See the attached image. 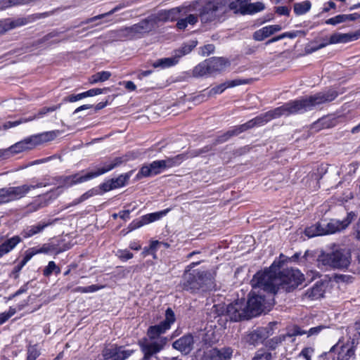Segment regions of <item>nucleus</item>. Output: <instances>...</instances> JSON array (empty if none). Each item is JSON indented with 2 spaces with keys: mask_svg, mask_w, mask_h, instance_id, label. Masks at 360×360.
<instances>
[{
  "mask_svg": "<svg viewBox=\"0 0 360 360\" xmlns=\"http://www.w3.org/2000/svg\"><path fill=\"white\" fill-rule=\"evenodd\" d=\"M250 0H236L231 2L229 5V9L234 11V13H240L243 14V10L245 9V4Z\"/></svg>",
  "mask_w": 360,
  "mask_h": 360,
  "instance_id": "nucleus-41",
  "label": "nucleus"
},
{
  "mask_svg": "<svg viewBox=\"0 0 360 360\" xmlns=\"http://www.w3.org/2000/svg\"><path fill=\"white\" fill-rule=\"evenodd\" d=\"M226 11L224 0H213L202 6L199 17L202 23L212 22L218 20Z\"/></svg>",
  "mask_w": 360,
  "mask_h": 360,
  "instance_id": "nucleus-8",
  "label": "nucleus"
},
{
  "mask_svg": "<svg viewBox=\"0 0 360 360\" xmlns=\"http://www.w3.org/2000/svg\"><path fill=\"white\" fill-rule=\"evenodd\" d=\"M356 214L353 212L347 213V217L342 221L331 219L330 221L321 223L324 235L333 234L345 229L354 219Z\"/></svg>",
  "mask_w": 360,
  "mask_h": 360,
  "instance_id": "nucleus-12",
  "label": "nucleus"
},
{
  "mask_svg": "<svg viewBox=\"0 0 360 360\" xmlns=\"http://www.w3.org/2000/svg\"><path fill=\"white\" fill-rule=\"evenodd\" d=\"M252 122L251 121H248L245 124H240L239 126L235 127L232 131L234 136L238 135L239 134L248 130V129L252 128Z\"/></svg>",
  "mask_w": 360,
  "mask_h": 360,
  "instance_id": "nucleus-49",
  "label": "nucleus"
},
{
  "mask_svg": "<svg viewBox=\"0 0 360 360\" xmlns=\"http://www.w3.org/2000/svg\"><path fill=\"white\" fill-rule=\"evenodd\" d=\"M198 22V16L196 15L190 14L185 18L179 19L177 21L176 27L179 30H184L188 25H193Z\"/></svg>",
  "mask_w": 360,
  "mask_h": 360,
  "instance_id": "nucleus-37",
  "label": "nucleus"
},
{
  "mask_svg": "<svg viewBox=\"0 0 360 360\" xmlns=\"http://www.w3.org/2000/svg\"><path fill=\"white\" fill-rule=\"evenodd\" d=\"M130 27L134 39L140 38L155 29L154 20L151 19L150 15Z\"/></svg>",
  "mask_w": 360,
  "mask_h": 360,
  "instance_id": "nucleus-16",
  "label": "nucleus"
},
{
  "mask_svg": "<svg viewBox=\"0 0 360 360\" xmlns=\"http://www.w3.org/2000/svg\"><path fill=\"white\" fill-rule=\"evenodd\" d=\"M212 148L210 146H206L201 149L194 150L192 153L193 156H198L202 153H205L211 150Z\"/></svg>",
  "mask_w": 360,
  "mask_h": 360,
  "instance_id": "nucleus-63",
  "label": "nucleus"
},
{
  "mask_svg": "<svg viewBox=\"0 0 360 360\" xmlns=\"http://www.w3.org/2000/svg\"><path fill=\"white\" fill-rule=\"evenodd\" d=\"M181 10L182 8L181 7H175L169 10H162L155 14L150 15L151 19L154 20L155 28L158 27L159 22L176 20L181 12Z\"/></svg>",
  "mask_w": 360,
  "mask_h": 360,
  "instance_id": "nucleus-18",
  "label": "nucleus"
},
{
  "mask_svg": "<svg viewBox=\"0 0 360 360\" xmlns=\"http://www.w3.org/2000/svg\"><path fill=\"white\" fill-rule=\"evenodd\" d=\"M178 62L177 57L174 55L172 57L158 59L153 62L152 65L155 68H160L165 69L175 65Z\"/></svg>",
  "mask_w": 360,
  "mask_h": 360,
  "instance_id": "nucleus-32",
  "label": "nucleus"
},
{
  "mask_svg": "<svg viewBox=\"0 0 360 360\" xmlns=\"http://www.w3.org/2000/svg\"><path fill=\"white\" fill-rule=\"evenodd\" d=\"M60 108V104H59L58 105H53L51 107H44V108H41L39 110V112H37V114L35 115L33 117H29L27 119H20L19 120L14 121V122H6L4 124V129H9V128H11V127H16V126H18L20 124L23 123V122H29V121H32V120H34L35 119L43 117L47 113L53 112V111L59 109Z\"/></svg>",
  "mask_w": 360,
  "mask_h": 360,
  "instance_id": "nucleus-20",
  "label": "nucleus"
},
{
  "mask_svg": "<svg viewBox=\"0 0 360 360\" xmlns=\"http://www.w3.org/2000/svg\"><path fill=\"white\" fill-rule=\"evenodd\" d=\"M234 136L232 129L226 131L224 134L219 136L217 137V139L215 140L214 144L217 145L219 143H222L226 141H228L231 136Z\"/></svg>",
  "mask_w": 360,
  "mask_h": 360,
  "instance_id": "nucleus-51",
  "label": "nucleus"
},
{
  "mask_svg": "<svg viewBox=\"0 0 360 360\" xmlns=\"http://www.w3.org/2000/svg\"><path fill=\"white\" fill-rule=\"evenodd\" d=\"M324 285L323 283H316L304 293V297L310 300H317L323 297Z\"/></svg>",
  "mask_w": 360,
  "mask_h": 360,
  "instance_id": "nucleus-31",
  "label": "nucleus"
},
{
  "mask_svg": "<svg viewBox=\"0 0 360 360\" xmlns=\"http://www.w3.org/2000/svg\"><path fill=\"white\" fill-rule=\"evenodd\" d=\"M55 273L56 275L60 273V269L53 261L49 262L48 265L43 270L44 276L48 277Z\"/></svg>",
  "mask_w": 360,
  "mask_h": 360,
  "instance_id": "nucleus-43",
  "label": "nucleus"
},
{
  "mask_svg": "<svg viewBox=\"0 0 360 360\" xmlns=\"http://www.w3.org/2000/svg\"><path fill=\"white\" fill-rule=\"evenodd\" d=\"M338 95V92L334 89H328L326 91L319 92L302 99L290 101L280 107L252 119L250 121L252 122L253 127L261 126L271 120L278 118L281 116L304 113L313 110L316 106L335 100Z\"/></svg>",
  "mask_w": 360,
  "mask_h": 360,
  "instance_id": "nucleus-1",
  "label": "nucleus"
},
{
  "mask_svg": "<svg viewBox=\"0 0 360 360\" xmlns=\"http://www.w3.org/2000/svg\"><path fill=\"white\" fill-rule=\"evenodd\" d=\"M279 264L274 262L269 269L257 272L252 279L253 286H262L271 294H275L280 288L292 291L304 281V276L298 269H285L281 272Z\"/></svg>",
  "mask_w": 360,
  "mask_h": 360,
  "instance_id": "nucleus-2",
  "label": "nucleus"
},
{
  "mask_svg": "<svg viewBox=\"0 0 360 360\" xmlns=\"http://www.w3.org/2000/svg\"><path fill=\"white\" fill-rule=\"evenodd\" d=\"M196 45L197 42L194 41H191L189 44H184L181 49L175 51L174 56L177 57V60H179L183 56L189 53Z\"/></svg>",
  "mask_w": 360,
  "mask_h": 360,
  "instance_id": "nucleus-38",
  "label": "nucleus"
},
{
  "mask_svg": "<svg viewBox=\"0 0 360 360\" xmlns=\"http://www.w3.org/2000/svg\"><path fill=\"white\" fill-rule=\"evenodd\" d=\"M175 321L176 317L173 310L168 308L165 311V319L159 324L151 326L148 328L147 338L139 341L141 350L144 354L142 360H148L164 348L168 339L162 335L171 328V326Z\"/></svg>",
  "mask_w": 360,
  "mask_h": 360,
  "instance_id": "nucleus-3",
  "label": "nucleus"
},
{
  "mask_svg": "<svg viewBox=\"0 0 360 360\" xmlns=\"http://www.w3.org/2000/svg\"><path fill=\"white\" fill-rule=\"evenodd\" d=\"M55 135L53 132H45L37 135L32 136V137H37L36 142H34V145H39L42 142L49 141L53 139Z\"/></svg>",
  "mask_w": 360,
  "mask_h": 360,
  "instance_id": "nucleus-45",
  "label": "nucleus"
},
{
  "mask_svg": "<svg viewBox=\"0 0 360 360\" xmlns=\"http://www.w3.org/2000/svg\"><path fill=\"white\" fill-rule=\"evenodd\" d=\"M215 272L213 271H193L184 278L183 289L191 292L208 291L215 289Z\"/></svg>",
  "mask_w": 360,
  "mask_h": 360,
  "instance_id": "nucleus-4",
  "label": "nucleus"
},
{
  "mask_svg": "<svg viewBox=\"0 0 360 360\" xmlns=\"http://www.w3.org/2000/svg\"><path fill=\"white\" fill-rule=\"evenodd\" d=\"M232 354L233 349L231 347L211 348L206 352V357L210 360H228Z\"/></svg>",
  "mask_w": 360,
  "mask_h": 360,
  "instance_id": "nucleus-25",
  "label": "nucleus"
},
{
  "mask_svg": "<svg viewBox=\"0 0 360 360\" xmlns=\"http://www.w3.org/2000/svg\"><path fill=\"white\" fill-rule=\"evenodd\" d=\"M88 178L86 174L81 175L79 173H77L69 176H59L52 178V185H58L57 189L63 188H69L74 185L82 184L87 181Z\"/></svg>",
  "mask_w": 360,
  "mask_h": 360,
  "instance_id": "nucleus-13",
  "label": "nucleus"
},
{
  "mask_svg": "<svg viewBox=\"0 0 360 360\" xmlns=\"http://www.w3.org/2000/svg\"><path fill=\"white\" fill-rule=\"evenodd\" d=\"M210 74L220 72L229 65V62L224 58H210L207 60Z\"/></svg>",
  "mask_w": 360,
  "mask_h": 360,
  "instance_id": "nucleus-27",
  "label": "nucleus"
},
{
  "mask_svg": "<svg viewBox=\"0 0 360 360\" xmlns=\"http://www.w3.org/2000/svg\"><path fill=\"white\" fill-rule=\"evenodd\" d=\"M281 29L282 27L279 25L265 26L254 32L253 39L261 41L275 32L281 31Z\"/></svg>",
  "mask_w": 360,
  "mask_h": 360,
  "instance_id": "nucleus-26",
  "label": "nucleus"
},
{
  "mask_svg": "<svg viewBox=\"0 0 360 360\" xmlns=\"http://www.w3.org/2000/svg\"><path fill=\"white\" fill-rule=\"evenodd\" d=\"M207 75H210L207 60L199 63L193 70V76L195 77H203Z\"/></svg>",
  "mask_w": 360,
  "mask_h": 360,
  "instance_id": "nucleus-34",
  "label": "nucleus"
},
{
  "mask_svg": "<svg viewBox=\"0 0 360 360\" xmlns=\"http://www.w3.org/2000/svg\"><path fill=\"white\" fill-rule=\"evenodd\" d=\"M21 240V238L18 236H14L5 240L0 245V258L13 250Z\"/></svg>",
  "mask_w": 360,
  "mask_h": 360,
  "instance_id": "nucleus-28",
  "label": "nucleus"
},
{
  "mask_svg": "<svg viewBox=\"0 0 360 360\" xmlns=\"http://www.w3.org/2000/svg\"><path fill=\"white\" fill-rule=\"evenodd\" d=\"M39 352L35 345L30 346L27 349V356L26 360H36L39 356Z\"/></svg>",
  "mask_w": 360,
  "mask_h": 360,
  "instance_id": "nucleus-50",
  "label": "nucleus"
},
{
  "mask_svg": "<svg viewBox=\"0 0 360 360\" xmlns=\"http://www.w3.org/2000/svg\"><path fill=\"white\" fill-rule=\"evenodd\" d=\"M286 339H290V334H285L274 337L268 341L266 345L270 349H274L279 344H281L283 341H285Z\"/></svg>",
  "mask_w": 360,
  "mask_h": 360,
  "instance_id": "nucleus-42",
  "label": "nucleus"
},
{
  "mask_svg": "<svg viewBox=\"0 0 360 360\" xmlns=\"http://www.w3.org/2000/svg\"><path fill=\"white\" fill-rule=\"evenodd\" d=\"M81 99H82L81 94H78L77 95H70L69 96L65 97L63 101L65 102L74 103Z\"/></svg>",
  "mask_w": 360,
  "mask_h": 360,
  "instance_id": "nucleus-62",
  "label": "nucleus"
},
{
  "mask_svg": "<svg viewBox=\"0 0 360 360\" xmlns=\"http://www.w3.org/2000/svg\"><path fill=\"white\" fill-rule=\"evenodd\" d=\"M360 38V30L354 33H334L333 34L329 40L326 41L327 45L334 44L338 43H347L349 41H354Z\"/></svg>",
  "mask_w": 360,
  "mask_h": 360,
  "instance_id": "nucleus-24",
  "label": "nucleus"
},
{
  "mask_svg": "<svg viewBox=\"0 0 360 360\" xmlns=\"http://www.w3.org/2000/svg\"><path fill=\"white\" fill-rule=\"evenodd\" d=\"M127 159L124 157H117L111 160L103 163V166L98 167L96 171H92L86 173L88 180L96 178L100 175L105 174L111 171L114 168L119 167L124 162H126Z\"/></svg>",
  "mask_w": 360,
  "mask_h": 360,
  "instance_id": "nucleus-14",
  "label": "nucleus"
},
{
  "mask_svg": "<svg viewBox=\"0 0 360 360\" xmlns=\"http://www.w3.org/2000/svg\"><path fill=\"white\" fill-rule=\"evenodd\" d=\"M52 185L50 182H39L34 185L23 184L0 188V205L15 201L25 197L32 189Z\"/></svg>",
  "mask_w": 360,
  "mask_h": 360,
  "instance_id": "nucleus-7",
  "label": "nucleus"
},
{
  "mask_svg": "<svg viewBox=\"0 0 360 360\" xmlns=\"http://www.w3.org/2000/svg\"><path fill=\"white\" fill-rule=\"evenodd\" d=\"M226 313L230 320L233 321L251 319L250 311L244 300H236L233 303L229 304L226 307Z\"/></svg>",
  "mask_w": 360,
  "mask_h": 360,
  "instance_id": "nucleus-11",
  "label": "nucleus"
},
{
  "mask_svg": "<svg viewBox=\"0 0 360 360\" xmlns=\"http://www.w3.org/2000/svg\"><path fill=\"white\" fill-rule=\"evenodd\" d=\"M311 6L309 1L296 3L294 4V12L297 15H303L310 10Z\"/></svg>",
  "mask_w": 360,
  "mask_h": 360,
  "instance_id": "nucleus-39",
  "label": "nucleus"
},
{
  "mask_svg": "<svg viewBox=\"0 0 360 360\" xmlns=\"http://www.w3.org/2000/svg\"><path fill=\"white\" fill-rule=\"evenodd\" d=\"M265 6L262 2H255V3H246L245 9L243 11V15L246 14H254L258 12H260L264 10Z\"/></svg>",
  "mask_w": 360,
  "mask_h": 360,
  "instance_id": "nucleus-33",
  "label": "nucleus"
},
{
  "mask_svg": "<svg viewBox=\"0 0 360 360\" xmlns=\"http://www.w3.org/2000/svg\"><path fill=\"white\" fill-rule=\"evenodd\" d=\"M37 139V137H28L13 145L8 150L2 152L1 153L3 155H4L5 154H7L8 153H18L26 150H30L33 148L34 146H36L34 142H36Z\"/></svg>",
  "mask_w": 360,
  "mask_h": 360,
  "instance_id": "nucleus-23",
  "label": "nucleus"
},
{
  "mask_svg": "<svg viewBox=\"0 0 360 360\" xmlns=\"http://www.w3.org/2000/svg\"><path fill=\"white\" fill-rule=\"evenodd\" d=\"M51 223L39 222L36 225L27 226L22 232V236L27 238L41 233L43 230L49 226Z\"/></svg>",
  "mask_w": 360,
  "mask_h": 360,
  "instance_id": "nucleus-30",
  "label": "nucleus"
},
{
  "mask_svg": "<svg viewBox=\"0 0 360 360\" xmlns=\"http://www.w3.org/2000/svg\"><path fill=\"white\" fill-rule=\"evenodd\" d=\"M359 18H360V15L357 13L352 14H341L328 19L326 21V23L328 25H336L347 21H354Z\"/></svg>",
  "mask_w": 360,
  "mask_h": 360,
  "instance_id": "nucleus-29",
  "label": "nucleus"
},
{
  "mask_svg": "<svg viewBox=\"0 0 360 360\" xmlns=\"http://www.w3.org/2000/svg\"><path fill=\"white\" fill-rule=\"evenodd\" d=\"M307 331L305 330L302 329L300 327L295 326L292 329V331L291 333H289L290 335V338H292V336L295 335H307Z\"/></svg>",
  "mask_w": 360,
  "mask_h": 360,
  "instance_id": "nucleus-60",
  "label": "nucleus"
},
{
  "mask_svg": "<svg viewBox=\"0 0 360 360\" xmlns=\"http://www.w3.org/2000/svg\"><path fill=\"white\" fill-rule=\"evenodd\" d=\"M97 194H98V191L96 189H95V188L91 189V190L86 191V193H84V194H82L79 198L74 200V201L72 202V205H78V204L85 201L88 198H89L95 195H97Z\"/></svg>",
  "mask_w": 360,
  "mask_h": 360,
  "instance_id": "nucleus-47",
  "label": "nucleus"
},
{
  "mask_svg": "<svg viewBox=\"0 0 360 360\" xmlns=\"http://www.w3.org/2000/svg\"><path fill=\"white\" fill-rule=\"evenodd\" d=\"M304 233L309 238L324 235L322 224L317 223L313 226L307 227L304 231Z\"/></svg>",
  "mask_w": 360,
  "mask_h": 360,
  "instance_id": "nucleus-35",
  "label": "nucleus"
},
{
  "mask_svg": "<svg viewBox=\"0 0 360 360\" xmlns=\"http://www.w3.org/2000/svg\"><path fill=\"white\" fill-rule=\"evenodd\" d=\"M351 252L346 248H337L330 252H321L317 258L321 269H345L351 263Z\"/></svg>",
  "mask_w": 360,
  "mask_h": 360,
  "instance_id": "nucleus-5",
  "label": "nucleus"
},
{
  "mask_svg": "<svg viewBox=\"0 0 360 360\" xmlns=\"http://www.w3.org/2000/svg\"><path fill=\"white\" fill-rule=\"evenodd\" d=\"M111 75V72L108 71L98 72L91 75L89 79V82L91 84H94L98 82H103L109 79Z\"/></svg>",
  "mask_w": 360,
  "mask_h": 360,
  "instance_id": "nucleus-36",
  "label": "nucleus"
},
{
  "mask_svg": "<svg viewBox=\"0 0 360 360\" xmlns=\"http://www.w3.org/2000/svg\"><path fill=\"white\" fill-rule=\"evenodd\" d=\"M122 8H123V6H121V5L117 6H115V8H113L112 10H110V11H108L107 13H102V14L96 15L94 17H92V18L86 19L85 21L82 22L80 25L90 23V22H92L94 21H96L97 20H100V19L104 18H105L107 16L111 15H112L115 12L118 11L119 10H120Z\"/></svg>",
  "mask_w": 360,
  "mask_h": 360,
  "instance_id": "nucleus-40",
  "label": "nucleus"
},
{
  "mask_svg": "<svg viewBox=\"0 0 360 360\" xmlns=\"http://www.w3.org/2000/svg\"><path fill=\"white\" fill-rule=\"evenodd\" d=\"M251 285L252 290L250 292V298L248 302H246V304L252 318L261 314L267 303L264 292H271L265 290L262 286L254 287L252 283Z\"/></svg>",
  "mask_w": 360,
  "mask_h": 360,
  "instance_id": "nucleus-9",
  "label": "nucleus"
},
{
  "mask_svg": "<svg viewBox=\"0 0 360 360\" xmlns=\"http://www.w3.org/2000/svg\"><path fill=\"white\" fill-rule=\"evenodd\" d=\"M115 33L116 34V36L120 38H125L129 39H134L131 27H122L115 31Z\"/></svg>",
  "mask_w": 360,
  "mask_h": 360,
  "instance_id": "nucleus-46",
  "label": "nucleus"
},
{
  "mask_svg": "<svg viewBox=\"0 0 360 360\" xmlns=\"http://www.w3.org/2000/svg\"><path fill=\"white\" fill-rule=\"evenodd\" d=\"M18 24L15 22H2L0 21V34L4 33L8 30L15 27Z\"/></svg>",
  "mask_w": 360,
  "mask_h": 360,
  "instance_id": "nucleus-52",
  "label": "nucleus"
},
{
  "mask_svg": "<svg viewBox=\"0 0 360 360\" xmlns=\"http://www.w3.org/2000/svg\"><path fill=\"white\" fill-rule=\"evenodd\" d=\"M276 12L281 15L288 16L290 9L287 6H278L276 8Z\"/></svg>",
  "mask_w": 360,
  "mask_h": 360,
  "instance_id": "nucleus-59",
  "label": "nucleus"
},
{
  "mask_svg": "<svg viewBox=\"0 0 360 360\" xmlns=\"http://www.w3.org/2000/svg\"><path fill=\"white\" fill-rule=\"evenodd\" d=\"M130 175L129 174H121L117 178L111 179V181L112 182V186H114L115 189L124 186L127 181L129 180Z\"/></svg>",
  "mask_w": 360,
  "mask_h": 360,
  "instance_id": "nucleus-44",
  "label": "nucleus"
},
{
  "mask_svg": "<svg viewBox=\"0 0 360 360\" xmlns=\"http://www.w3.org/2000/svg\"><path fill=\"white\" fill-rule=\"evenodd\" d=\"M323 328H325V327L323 326H318L311 328L309 330L307 331V337L317 335Z\"/></svg>",
  "mask_w": 360,
  "mask_h": 360,
  "instance_id": "nucleus-57",
  "label": "nucleus"
},
{
  "mask_svg": "<svg viewBox=\"0 0 360 360\" xmlns=\"http://www.w3.org/2000/svg\"><path fill=\"white\" fill-rule=\"evenodd\" d=\"M184 160L183 155H178L172 158H167L165 160H155L149 165L141 167L136 178L140 179L143 177H148L158 175L163 171L179 165Z\"/></svg>",
  "mask_w": 360,
  "mask_h": 360,
  "instance_id": "nucleus-6",
  "label": "nucleus"
},
{
  "mask_svg": "<svg viewBox=\"0 0 360 360\" xmlns=\"http://www.w3.org/2000/svg\"><path fill=\"white\" fill-rule=\"evenodd\" d=\"M117 257L122 261H127L133 257V254L127 250H119L117 252Z\"/></svg>",
  "mask_w": 360,
  "mask_h": 360,
  "instance_id": "nucleus-53",
  "label": "nucleus"
},
{
  "mask_svg": "<svg viewBox=\"0 0 360 360\" xmlns=\"http://www.w3.org/2000/svg\"><path fill=\"white\" fill-rule=\"evenodd\" d=\"M103 288V285H91L86 287V293L94 292Z\"/></svg>",
  "mask_w": 360,
  "mask_h": 360,
  "instance_id": "nucleus-64",
  "label": "nucleus"
},
{
  "mask_svg": "<svg viewBox=\"0 0 360 360\" xmlns=\"http://www.w3.org/2000/svg\"><path fill=\"white\" fill-rule=\"evenodd\" d=\"M169 212V209H166L160 212L147 214L142 216L140 219L134 220L130 224L131 230L136 229L143 225L152 223L160 219Z\"/></svg>",
  "mask_w": 360,
  "mask_h": 360,
  "instance_id": "nucleus-19",
  "label": "nucleus"
},
{
  "mask_svg": "<svg viewBox=\"0 0 360 360\" xmlns=\"http://www.w3.org/2000/svg\"><path fill=\"white\" fill-rule=\"evenodd\" d=\"M251 81V79H235L233 80L227 81L210 89L207 92V95L209 96H213L216 94H221L227 88H232L239 85L247 84H249Z\"/></svg>",
  "mask_w": 360,
  "mask_h": 360,
  "instance_id": "nucleus-22",
  "label": "nucleus"
},
{
  "mask_svg": "<svg viewBox=\"0 0 360 360\" xmlns=\"http://www.w3.org/2000/svg\"><path fill=\"white\" fill-rule=\"evenodd\" d=\"M271 354L269 352L258 351L252 360H271Z\"/></svg>",
  "mask_w": 360,
  "mask_h": 360,
  "instance_id": "nucleus-54",
  "label": "nucleus"
},
{
  "mask_svg": "<svg viewBox=\"0 0 360 360\" xmlns=\"http://www.w3.org/2000/svg\"><path fill=\"white\" fill-rule=\"evenodd\" d=\"M214 51V45H212V44H207V45H205L202 49V53L203 56H207V55L213 53Z\"/></svg>",
  "mask_w": 360,
  "mask_h": 360,
  "instance_id": "nucleus-61",
  "label": "nucleus"
},
{
  "mask_svg": "<svg viewBox=\"0 0 360 360\" xmlns=\"http://www.w3.org/2000/svg\"><path fill=\"white\" fill-rule=\"evenodd\" d=\"M314 351L312 347H305L301 351L300 356L304 357L306 360H311Z\"/></svg>",
  "mask_w": 360,
  "mask_h": 360,
  "instance_id": "nucleus-55",
  "label": "nucleus"
},
{
  "mask_svg": "<svg viewBox=\"0 0 360 360\" xmlns=\"http://www.w3.org/2000/svg\"><path fill=\"white\" fill-rule=\"evenodd\" d=\"M131 354V350H121L115 345H112L103 349L102 352L103 359L99 360H124Z\"/></svg>",
  "mask_w": 360,
  "mask_h": 360,
  "instance_id": "nucleus-17",
  "label": "nucleus"
},
{
  "mask_svg": "<svg viewBox=\"0 0 360 360\" xmlns=\"http://www.w3.org/2000/svg\"><path fill=\"white\" fill-rule=\"evenodd\" d=\"M193 345L194 338L193 336L190 333L184 335L181 338L175 340L172 344V347L175 349L181 352L184 354H189L193 350Z\"/></svg>",
  "mask_w": 360,
  "mask_h": 360,
  "instance_id": "nucleus-21",
  "label": "nucleus"
},
{
  "mask_svg": "<svg viewBox=\"0 0 360 360\" xmlns=\"http://www.w3.org/2000/svg\"><path fill=\"white\" fill-rule=\"evenodd\" d=\"M276 323L271 322L266 327L258 328L248 335L247 341L251 345L262 342L273 334V326Z\"/></svg>",
  "mask_w": 360,
  "mask_h": 360,
  "instance_id": "nucleus-15",
  "label": "nucleus"
},
{
  "mask_svg": "<svg viewBox=\"0 0 360 360\" xmlns=\"http://www.w3.org/2000/svg\"><path fill=\"white\" fill-rule=\"evenodd\" d=\"M17 5L18 2L16 0H0V10H4Z\"/></svg>",
  "mask_w": 360,
  "mask_h": 360,
  "instance_id": "nucleus-56",
  "label": "nucleus"
},
{
  "mask_svg": "<svg viewBox=\"0 0 360 360\" xmlns=\"http://www.w3.org/2000/svg\"><path fill=\"white\" fill-rule=\"evenodd\" d=\"M331 124H330V120L327 118H321L317 122H314L312 124L311 128L316 131H319L322 129L330 128Z\"/></svg>",
  "mask_w": 360,
  "mask_h": 360,
  "instance_id": "nucleus-48",
  "label": "nucleus"
},
{
  "mask_svg": "<svg viewBox=\"0 0 360 360\" xmlns=\"http://www.w3.org/2000/svg\"><path fill=\"white\" fill-rule=\"evenodd\" d=\"M355 340L342 338L330 349V352H337V360H351L355 358Z\"/></svg>",
  "mask_w": 360,
  "mask_h": 360,
  "instance_id": "nucleus-10",
  "label": "nucleus"
},
{
  "mask_svg": "<svg viewBox=\"0 0 360 360\" xmlns=\"http://www.w3.org/2000/svg\"><path fill=\"white\" fill-rule=\"evenodd\" d=\"M100 188L103 192H108V191L115 189V187H114V186H112V182L111 181V180L109 179V180L103 182V184H101L100 185Z\"/></svg>",
  "mask_w": 360,
  "mask_h": 360,
  "instance_id": "nucleus-58",
  "label": "nucleus"
}]
</instances>
